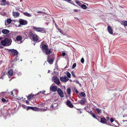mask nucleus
<instances>
[{
  "label": "nucleus",
  "mask_w": 127,
  "mask_h": 127,
  "mask_svg": "<svg viewBox=\"0 0 127 127\" xmlns=\"http://www.w3.org/2000/svg\"><path fill=\"white\" fill-rule=\"evenodd\" d=\"M11 41L8 38H6L1 42V45L3 46H9L11 44Z\"/></svg>",
  "instance_id": "nucleus-1"
},
{
  "label": "nucleus",
  "mask_w": 127,
  "mask_h": 127,
  "mask_svg": "<svg viewBox=\"0 0 127 127\" xmlns=\"http://www.w3.org/2000/svg\"><path fill=\"white\" fill-rule=\"evenodd\" d=\"M33 30L35 31L41 32H45V31L44 28H43L37 27L34 26L32 27Z\"/></svg>",
  "instance_id": "nucleus-2"
},
{
  "label": "nucleus",
  "mask_w": 127,
  "mask_h": 127,
  "mask_svg": "<svg viewBox=\"0 0 127 127\" xmlns=\"http://www.w3.org/2000/svg\"><path fill=\"white\" fill-rule=\"evenodd\" d=\"M8 50L11 54L13 56H16L18 54V52L15 50L14 49H9Z\"/></svg>",
  "instance_id": "nucleus-3"
},
{
  "label": "nucleus",
  "mask_w": 127,
  "mask_h": 127,
  "mask_svg": "<svg viewBox=\"0 0 127 127\" xmlns=\"http://www.w3.org/2000/svg\"><path fill=\"white\" fill-rule=\"evenodd\" d=\"M54 84H53L50 87V90L53 92H55L57 90V87Z\"/></svg>",
  "instance_id": "nucleus-4"
},
{
  "label": "nucleus",
  "mask_w": 127,
  "mask_h": 127,
  "mask_svg": "<svg viewBox=\"0 0 127 127\" xmlns=\"http://www.w3.org/2000/svg\"><path fill=\"white\" fill-rule=\"evenodd\" d=\"M60 79L61 81L63 82H67L69 80V78L66 76L60 77Z\"/></svg>",
  "instance_id": "nucleus-5"
},
{
  "label": "nucleus",
  "mask_w": 127,
  "mask_h": 127,
  "mask_svg": "<svg viewBox=\"0 0 127 127\" xmlns=\"http://www.w3.org/2000/svg\"><path fill=\"white\" fill-rule=\"evenodd\" d=\"M19 22L20 24L22 25H26L27 23V22L26 21L22 19H20L19 20Z\"/></svg>",
  "instance_id": "nucleus-6"
},
{
  "label": "nucleus",
  "mask_w": 127,
  "mask_h": 127,
  "mask_svg": "<svg viewBox=\"0 0 127 127\" xmlns=\"http://www.w3.org/2000/svg\"><path fill=\"white\" fill-rule=\"evenodd\" d=\"M57 92L58 93L61 97H64V94L63 93L61 89L58 88L57 89Z\"/></svg>",
  "instance_id": "nucleus-7"
},
{
  "label": "nucleus",
  "mask_w": 127,
  "mask_h": 127,
  "mask_svg": "<svg viewBox=\"0 0 127 127\" xmlns=\"http://www.w3.org/2000/svg\"><path fill=\"white\" fill-rule=\"evenodd\" d=\"M12 14L13 16L15 17L16 18L19 17L20 14L18 12H13Z\"/></svg>",
  "instance_id": "nucleus-8"
},
{
  "label": "nucleus",
  "mask_w": 127,
  "mask_h": 127,
  "mask_svg": "<svg viewBox=\"0 0 127 127\" xmlns=\"http://www.w3.org/2000/svg\"><path fill=\"white\" fill-rule=\"evenodd\" d=\"M107 29L108 32L110 34H113V30L110 26H108Z\"/></svg>",
  "instance_id": "nucleus-9"
},
{
  "label": "nucleus",
  "mask_w": 127,
  "mask_h": 127,
  "mask_svg": "<svg viewBox=\"0 0 127 127\" xmlns=\"http://www.w3.org/2000/svg\"><path fill=\"white\" fill-rule=\"evenodd\" d=\"M100 122L103 124H107V120L105 119L104 118H102L101 119Z\"/></svg>",
  "instance_id": "nucleus-10"
},
{
  "label": "nucleus",
  "mask_w": 127,
  "mask_h": 127,
  "mask_svg": "<svg viewBox=\"0 0 127 127\" xmlns=\"http://www.w3.org/2000/svg\"><path fill=\"white\" fill-rule=\"evenodd\" d=\"M48 49V46L46 45H44L42 46V50L43 52H45V51H46Z\"/></svg>",
  "instance_id": "nucleus-11"
},
{
  "label": "nucleus",
  "mask_w": 127,
  "mask_h": 127,
  "mask_svg": "<svg viewBox=\"0 0 127 127\" xmlns=\"http://www.w3.org/2000/svg\"><path fill=\"white\" fill-rule=\"evenodd\" d=\"M1 32L3 34H6L8 33L9 32V31L8 30L4 29Z\"/></svg>",
  "instance_id": "nucleus-12"
},
{
  "label": "nucleus",
  "mask_w": 127,
  "mask_h": 127,
  "mask_svg": "<svg viewBox=\"0 0 127 127\" xmlns=\"http://www.w3.org/2000/svg\"><path fill=\"white\" fill-rule=\"evenodd\" d=\"M66 104L70 107L72 108L73 107V105L71 103L70 101L68 100L66 102Z\"/></svg>",
  "instance_id": "nucleus-13"
},
{
  "label": "nucleus",
  "mask_w": 127,
  "mask_h": 127,
  "mask_svg": "<svg viewBox=\"0 0 127 127\" xmlns=\"http://www.w3.org/2000/svg\"><path fill=\"white\" fill-rule=\"evenodd\" d=\"M13 72L12 69H10L8 70V76H12L13 74Z\"/></svg>",
  "instance_id": "nucleus-14"
},
{
  "label": "nucleus",
  "mask_w": 127,
  "mask_h": 127,
  "mask_svg": "<svg viewBox=\"0 0 127 127\" xmlns=\"http://www.w3.org/2000/svg\"><path fill=\"white\" fill-rule=\"evenodd\" d=\"M33 39L34 41H37L38 40L37 35L36 34H34L33 36Z\"/></svg>",
  "instance_id": "nucleus-15"
},
{
  "label": "nucleus",
  "mask_w": 127,
  "mask_h": 127,
  "mask_svg": "<svg viewBox=\"0 0 127 127\" xmlns=\"http://www.w3.org/2000/svg\"><path fill=\"white\" fill-rule=\"evenodd\" d=\"M22 39V37L20 35H18L16 37V41L17 42L19 41Z\"/></svg>",
  "instance_id": "nucleus-16"
},
{
  "label": "nucleus",
  "mask_w": 127,
  "mask_h": 127,
  "mask_svg": "<svg viewBox=\"0 0 127 127\" xmlns=\"http://www.w3.org/2000/svg\"><path fill=\"white\" fill-rule=\"evenodd\" d=\"M121 24L124 25L125 26H127V21H123L121 22Z\"/></svg>",
  "instance_id": "nucleus-17"
},
{
  "label": "nucleus",
  "mask_w": 127,
  "mask_h": 127,
  "mask_svg": "<svg viewBox=\"0 0 127 127\" xmlns=\"http://www.w3.org/2000/svg\"><path fill=\"white\" fill-rule=\"evenodd\" d=\"M45 53L46 55L50 54L51 53V50L50 49H48L47 50L45 51Z\"/></svg>",
  "instance_id": "nucleus-18"
},
{
  "label": "nucleus",
  "mask_w": 127,
  "mask_h": 127,
  "mask_svg": "<svg viewBox=\"0 0 127 127\" xmlns=\"http://www.w3.org/2000/svg\"><path fill=\"white\" fill-rule=\"evenodd\" d=\"M79 103L81 104H83L85 103V99L84 98L83 99L79 101Z\"/></svg>",
  "instance_id": "nucleus-19"
},
{
  "label": "nucleus",
  "mask_w": 127,
  "mask_h": 127,
  "mask_svg": "<svg viewBox=\"0 0 127 127\" xmlns=\"http://www.w3.org/2000/svg\"><path fill=\"white\" fill-rule=\"evenodd\" d=\"M47 61L50 64H53L54 60L53 59H49L48 58H47Z\"/></svg>",
  "instance_id": "nucleus-20"
},
{
  "label": "nucleus",
  "mask_w": 127,
  "mask_h": 127,
  "mask_svg": "<svg viewBox=\"0 0 127 127\" xmlns=\"http://www.w3.org/2000/svg\"><path fill=\"white\" fill-rule=\"evenodd\" d=\"M75 2H76V3L78 5H79V6H81V5H82V4L81 3V2H83L82 1H79V0H75Z\"/></svg>",
  "instance_id": "nucleus-21"
},
{
  "label": "nucleus",
  "mask_w": 127,
  "mask_h": 127,
  "mask_svg": "<svg viewBox=\"0 0 127 127\" xmlns=\"http://www.w3.org/2000/svg\"><path fill=\"white\" fill-rule=\"evenodd\" d=\"M23 14L25 15L28 17H30L31 16V14L27 12H23Z\"/></svg>",
  "instance_id": "nucleus-22"
},
{
  "label": "nucleus",
  "mask_w": 127,
  "mask_h": 127,
  "mask_svg": "<svg viewBox=\"0 0 127 127\" xmlns=\"http://www.w3.org/2000/svg\"><path fill=\"white\" fill-rule=\"evenodd\" d=\"M54 82L58 85H59L60 84V80L58 79H57Z\"/></svg>",
  "instance_id": "nucleus-23"
},
{
  "label": "nucleus",
  "mask_w": 127,
  "mask_h": 127,
  "mask_svg": "<svg viewBox=\"0 0 127 127\" xmlns=\"http://www.w3.org/2000/svg\"><path fill=\"white\" fill-rule=\"evenodd\" d=\"M80 7L82 9H86L87 8V6L85 4H82Z\"/></svg>",
  "instance_id": "nucleus-24"
},
{
  "label": "nucleus",
  "mask_w": 127,
  "mask_h": 127,
  "mask_svg": "<svg viewBox=\"0 0 127 127\" xmlns=\"http://www.w3.org/2000/svg\"><path fill=\"white\" fill-rule=\"evenodd\" d=\"M66 75L67 77L68 78H70L71 77V75L70 73L68 72H67Z\"/></svg>",
  "instance_id": "nucleus-25"
},
{
  "label": "nucleus",
  "mask_w": 127,
  "mask_h": 127,
  "mask_svg": "<svg viewBox=\"0 0 127 127\" xmlns=\"http://www.w3.org/2000/svg\"><path fill=\"white\" fill-rule=\"evenodd\" d=\"M39 108L36 107H32V110H33L37 111H38Z\"/></svg>",
  "instance_id": "nucleus-26"
},
{
  "label": "nucleus",
  "mask_w": 127,
  "mask_h": 127,
  "mask_svg": "<svg viewBox=\"0 0 127 127\" xmlns=\"http://www.w3.org/2000/svg\"><path fill=\"white\" fill-rule=\"evenodd\" d=\"M67 93L68 95H70L71 93V90L69 88H67Z\"/></svg>",
  "instance_id": "nucleus-27"
},
{
  "label": "nucleus",
  "mask_w": 127,
  "mask_h": 127,
  "mask_svg": "<svg viewBox=\"0 0 127 127\" xmlns=\"http://www.w3.org/2000/svg\"><path fill=\"white\" fill-rule=\"evenodd\" d=\"M80 95L81 96L85 97L86 96L85 94L83 92H81L80 93Z\"/></svg>",
  "instance_id": "nucleus-28"
},
{
  "label": "nucleus",
  "mask_w": 127,
  "mask_h": 127,
  "mask_svg": "<svg viewBox=\"0 0 127 127\" xmlns=\"http://www.w3.org/2000/svg\"><path fill=\"white\" fill-rule=\"evenodd\" d=\"M33 96V95H30L28 97V99H29L30 100V99L32 98Z\"/></svg>",
  "instance_id": "nucleus-29"
},
{
  "label": "nucleus",
  "mask_w": 127,
  "mask_h": 127,
  "mask_svg": "<svg viewBox=\"0 0 127 127\" xmlns=\"http://www.w3.org/2000/svg\"><path fill=\"white\" fill-rule=\"evenodd\" d=\"M58 79V78H57V77L56 76H55L53 77L52 78V80H54L55 81L57 79Z\"/></svg>",
  "instance_id": "nucleus-30"
},
{
  "label": "nucleus",
  "mask_w": 127,
  "mask_h": 127,
  "mask_svg": "<svg viewBox=\"0 0 127 127\" xmlns=\"http://www.w3.org/2000/svg\"><path fill=\"white\" fill-rule=\"evenodd\" d=\"M12 22V20L10 19H8L7 20V22L8 24H10Z\"/></svg>",
  "instance_id": "nucleus-31"
},
{
  "label": "nucleus",
  "mask_w": 127,
  "mask_h": 127,
  "mask_svg": "<svg viewBox=\"0 0 127 127\" xmlns=\"http://www.w3.org/2000/svg\"><path fill=\"white\" fill-rule=\"evenodd\" d=\"M96 110L97 112L99 114L100 113H101V110L100 109H96Z\"/></svg>",
  "instance_id": "nucleus-32"
},
{
  "label": "nucleus",
  "mask_w": 127,
  "mask_h": 127,
  "mask_svg": "<svg viewBox=\"0 0 127 127\" xmlns=\"http://www.w3.org/2000/svg\"><path fill=\"white\" fill-rule=\"evenodd\" d=\"M76 66V63H74L72 65V68L74 69V68Z\"/></svg>",
  "instance_id": "nucleus-33"
},
{
  "label": "nucleus",
  "mask_w": 127,
  "mask_h": 127,
  "mask_svg": "<svg viewBox=\"0 0 127 127\" xmlns=\"http://www.w3.org/2000/svg\"><path fill=\"white\" fill-rule=\"evenodd\" d=\"M47 110V108L46 109H41L39 111H45Z\"/></svg>",
  "instance_id": "nucleus-34"
},
{
  "label": "nucleus",
  "mask_w": 127,
  "mask_h": 127,
  "mask_svg": "<svg viewBox=\"0 0 127 127\" xmlns=\"http://www.w3.org/2000/svg\"><path fill=\"white\" fill-rule=\"evenodd\" d=\"M71 73L72 74V76L74 78H76V77L75 75V74L74 72L73 71H72L71 72Z\"/></svg>",
  "instance_id": "nucleus-35"
},
{
  "label": "nucleus",
  "mask_w": 127,
  "mask_h": 127,
  "mask_svg": "<svg viewBox=\"0 0 127 127\" xmlns=\"http://www.w3.org/2000/svg\"><path fill=\"white\" fill-rule=\"evenodd\" d=\"M32 107H30V106H28L27 107V110H29L30 109H32Z\"/></svg>",
  "instance_id": "nucleus-36"
},
{
  "label": "nucleus",
  "mask_w": 127,
  "mask_h": 127,
  "mask_svg": "<svg viewBox=\"0 0 127 127\" xmlns=\"http://www.w3.org/2000/svg\"><path fill=\"white\" fill-rule=\"evenodd\" d=\"M45 90L42 91H40L38 93V94H39L40 93H42V94H43V93H45Z\"/></svg>",
  "instance_id": "nucleus-37"
},
{
  "label": "nucleus",
  "mask_w": 127,
  "mask_h": 127,
  "mask_svg": "<svg viewBox=\"0 0 127 127\" xmlns=\"http://www.w3.org/2000/svg\"><path fill=\"white\" fill-rule=\"evenodd\" d=\"M59 31L61 32V33H62V34L64 35V34L63 33V31L61 30L60 29H58Z\"/></svg>",
  "instance_id": "nucleus-38"
},
{
  "label": "nucleus",
  "mask_w": 127,
  "mask_h": 127,
  "mask_svg": "<svg viewBox=\"0 0 127 127\" xmlns=\"http://www.w3.org/2000/svg\"><path fill=\"white\" fill-rule=\"evenodd\" d=\"M1 100L3 102H5L6 101V100L4 98H2L1 99Z\"/></svg>",
  "instance_id": "nucleus-39"
},
{
  "label": "nucleus",
  "mask_w": 127,
  "mask_h": 127,
  "mask_svg": "<svg viewBox=\"0 0 127 127\" xmlns=\"http://www.w3.org/2000/svg\"><path fill=\"white\" fill-rule=\"evenodd\" d=\"M81 63H84V59L83 58H82L81 60Z\"/></svg>",
  "instance_id": "nucleus-40"
},
{
  "label": "nucleus",
  "mask_w": 127,
  "mask_h": 127,
  "mask_svg": "<svg viewBox=\"0 0 127 127\" xmlns=\"http://www.w3.org/2000/svg\"><path fill=\"white\" fill-rule=\"evenodd\" d=\"M92 116L94 118H96L95 117V115L94 113H93L91 114Z\"/></svg>",
  "instance_id": "nucleus-41"
},
{
  "label": "nucleus",
  "mask_w": 127,
  "mask_h": 127,
  "mask_svg": "<svg viewBox=\"0 0 127 127\" xmlns=\"http://www.w3.org/2000/svg\"><path fill=\"white\" fill-rule=\"evenodd\" d=\"M110 121L111 123H112L114 122V120L113 118H111L110 119Z\"/></svg>",
  "instance_id": "nucleus-42"
},
{
  "label": "nucleus",
  "mask_w": 127,
  "mask_h": 127,
  "mask_svg": "<svg viewBox=\"0 0 127 127\" xmlns=\"http://www.w3.org/2000/svg\"><path fill=\"white\" fill-rule=\"evenodd\" d=\"M55 104H53L52 105H51L52 107V108H55V107L56 106H55Z\"/></svg>",
  "instance_id": "nucleus-43"
},
{
  "label": "nucleus",
  "mask_w": 127,
  "mask_h": 127,
  "mask_svg": "<svg viewBox=\"0 0 127 127\" xmlns=\"http://www.w3.org/2000/svg\"><path fill=\"white\" fill-rule=\"evenodd\" d=\"M3 95V93H0V97H2Z\"/></svg>",
  "instance_id": "nucleus-44"
},
{
  "label": "nucleus",
  "mask_w": 127,
  "mask_h": 127,
  "mask_svg": "<svg viewBox=\"0 0 127 127\" xmlns=\"http://www.w3.org/2000/svg\"><path fill=\"white\" fill-rule=\"evenodd\" d=\"M69 3L73 5H74V6H75V5L73 3V2H70V1H69Z\"/></svg>",
  "instance_id": "nucleus-45"
},
{
  "label": "nucleus",
  "mask_w": 127,
  "mask_h": 127,
  "mask_svg": "<svg viewBox=\"0 0 127 127\" xmlns=\"http://www.w3.org/2000/svg\"><path fill=\"white\" fill-rule=\"evenodd\" d=\"M66 55V53L65 52H63L62 53V55L63 56H65Z\"/></svg>",
  "instance_id": "nucleus-46"
},
{
  "label": "nucleus",
  "mask_w": 127,
  "mask_h": 127,
  "mask_svg": "<svg viewBox=\"0 0 127 127\" xmlns=\"http://www.w3.org/2000/svg\"><path fill=\"white\" fill-rule=\"evenodd\" d=\"M1 0L2 2L3 3H5L6 2V0Z\"/></svg>",
  "instance_id": "nucleus-47"
},
{
  "label": "nucleus",
  "mask_w": 127,
  "mask_h": 127,
  "mask_svg": "<svg viewBox=\"0 0 127 127\" xmlns=\"http://www.w3.org/2000/svg\"><path fill=\"white\" fill-rule=\"evenodd\" d=\"M74 12H78V10L77 9H74Z\"/></svg>",
  "instance_id": "nucleus-48"
},
{
  "label": "nucleus",
  "mask_w": 127,
  "mask_h": 127,
  "mask_svg": "<svg viewBox=\"0 0 127 127\" xmlns=\"http://www.w3.org/2000/svg\"><path fill=\"white\" fill-rule=\"evenodd\" d=\"M37 13H43V12L41 11H38Z\"/></svg>",
  "instance_id": "nucleus-49"
},
{
  "label": "nucleus",
  "mask_w": 127,
  "mask_h": 127,
  "mask_svg": "<svg viewBox=\"0 0 127 127\" xmlns=\"http://www.w3.org/2000/svg\"><path fill=\"white\" fill-rule=\"evenodd\" d=\"M30 35L31 36L33 35V33L32 32H30Z\"/></svg>",
  "instance_id": "nucleus-50"
},
{
  "label": "nucleus",
  "mask_w": 127,
  "mask_h": 127,
  "mask_svg": "<svg viewBox=\"0 0 127 127\" xmlns=\"http://www.w3.org/2000/svg\"><path fill=\"white\" fill-rule=\"evenodd\" d=\"M76 82L78 84H79V82L77 80L76 81Z\"/></svg>",
  "instance_id": "nucleus-51"
},
{
  "label": "nucleus",
  "mask_w": 127,
  "mask_h": 127,
  "mask_svg": "<svg viewBox=\"0 0 127 127\" xmlns=\"http://www.w3.org/2000/svg\"><path fill=\"white\" fill-rule=\"evenodd\" d=\"M75 92H76V93H78V91L77 90H75Z\"/></svg>",
  "instance_id": "nucleus-52"
},
{
  "label": "nucleus",
  "mask_w": 127,
  "mask_h": 127,
  "mask_svg": "<svg viewBox=\"0 0 127 127\" xmlns=\"http://www.w3.org/2000/svg\"><path fill=\"white\" fill-rule=\"evenodd\" d=\"M11 95H12L13 96V92L12 91L11 92Z\"/></svg>",
  "instance_id": "nucleus-53"
},
{
  "label": "nucleus",
  "mask_w": 127,
  "mask_h": 127,
  "mask_svg": "<svg viewBox=\"0 0 127 127\" xmlns=\"http://www.w3.org/2000/svg\"><path fill=\"white\" fill-rule=\"evenodd\" d=\"M26 103H29V101L27 100L26 101Z\"/></svg>",
  "instance_id": "nucleus-54"
},
{
  "label": "nucleus",
  "mask_w": 127,
  "mask_h": 127,
  "mask_svg": "<svg viewBox=\"0 0 127 127\" xmlns=\"http://www.w3.org/2000/svg\"><path fill=\"white\" fill-rule=\"evenodd\" d=\"M109 117H108V116H107V117H106V118H107V119H109Z\"/></svg>",
  "instance_id": "nucleus-55"
},
{
  "label": "nucleus",
  "mask_w": 127,
  "mask_h": 127,
  "mask_svg": "<svg viewBox=\"0 0 127 127\" xmlns=\"http://www.w3.org/2000/svg\"><path fill=\"white\" fill-rule=\"evenodd\" d=\"M107 125H110V126H112V125H111V124H107Z\"/></svg>",
  "instance_id": "nucleus-56"
},
{
  "label": "nucleus",
  "mask_w": 127,
  "mask_h": 127,
  "mask_svg": "<svg viewBox=\"0 0 127 127\" xmlns=\"http://www.w3.org/2000/svg\"><path fill=\"white\" fill-rule=\"evenodd\" d=\"M2 37H0V40H1L2 38Z\"/></svg>",
  "instance_id": "nucleus-57"
},
{
  "label": "nucleus",
  "mask_w": 127,
  "mask_h": 127,
  "mask_svg": "<svg viewBox=\"0 0 127 127\" xmlns=\"http://www.w3.org/2000/svg\"><path fill=\"white\" fill-rule=\"evenodd\" d=\"M69 80L70 82H71L72 81V80L71 79H69Z\"/></svg>",
  "instance_id": "nucleus-58"
},
{
  "label": "nucleus",
  "mask_w": 127,
  "mask_h": 127,
  "mask_svg": "<svg viewBox=\"0 0 127 127\" xmlns=\"http://www.w3.org/2000/svg\"><path fill=\"white\" fill-rule=\"evenodd\" d=\"M85 4H86L87 5H88L89 4H87V3H84Z\"/></svg>",
  "instance_id": "nucleus-59"
},
{
  "label": "nucleus",
  "mask_w": 127,
  "mask_h": 127,
  "mask_svg": "<svg viewBox=\"0 0 127 127\" xmlns=\"http://www.w3.org/2000/svg\"><path fill=\"white\" fill-rule=\"evenodd\" d=\"M79 85H80V86H81V84H80V83H79Z\"/></svg>",
  "instance_id": "nucleus-60"
},
{
  "label": "nucleus",
  "mask_w": 127,
  "mask_h": 127,
  "mask_svg": "<svg viewBox=\"0 0 127 127\" xmlns=\"http://www.w3.org/2000/svg\"><path fill=\"white\" fill-rule=\"evenodd\" d=\"M50 70H49L48 71V73H49V72H50Z\"/></svg>",
  "instance_id": "nucleus-61"
},
{
  "label": "nucleus",
  "mask_w": 127,
  "mask_h": 127,
  "mask_svg": "<svg viewBox=\"0 0 127 127\" xmlns=\"http://www.w3.org/2000/svg\"><path fill=\"white\" fill-rule=\"evenodd\" d=\"M79 111L80 112V113H81L82 112H81V111Z\"/></svg>",
  "instance_id": "nucleus-62"
},
{
  "label": "nucleus",
  "mask_w": 127,
  "mask_h": 127,
  "mask_svg": "<svg viewBox=\"0 0 127 127\" xmlns=\"http://www.w3.org/2000/svg\"><path fill=\"white\" fill-rule=\"evenodd\" d=\"M20 25H18V26L19 27H20Z\"/></svg>",
  "instance_id": "nucleus-63"
},
{
  "label": "nucleus",
  "mask_w": 127,
  "mask_h": 127,
  "mask_svg": "<svg viewBox=\"0 0 127 127\" xmlns=\"http://www.w3.org/2000/svg\"><path fill=\"white\" fill-rule=\"evenodd\" d=\"M1 31H0V34L1 33Z\"/></svg>",
  "instance_id": "nucleus-64"
}]
</instances>
